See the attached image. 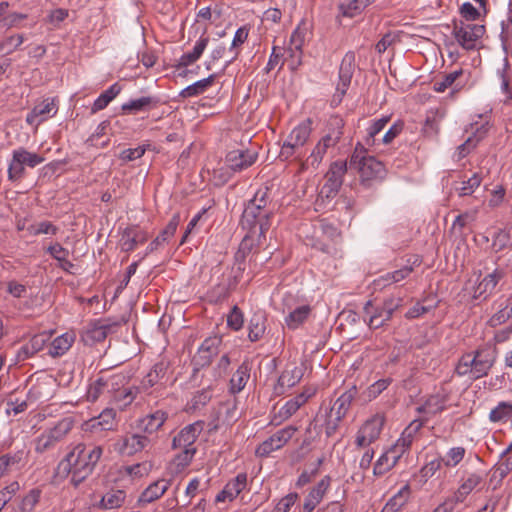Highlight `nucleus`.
<instances>
[{
    "label": "nucleus",
    "mask_w": 512,
    "mask_h": 512,
    "mask_svg": "<svg viewBox=\"0 0 512 512\" xmlns=\"http://www.w3.org/2000/svg\"><path fill=\"white\" fill-rule=\"evenodd\" d=\"M266 204V193L258 191L243 211L241 219L243 229H253L254 232L258 230V236L265 237V233L271 226V211Z\"/></svg>",
    "instance_id": "nucleus-4"
},
{
    "label": "nucleus",
    "mask_w": 512,
    "mask_h": 512,
    "mask_svg": "<svg viewBox=\"0 0 512 512\" xmlns=\"http://www.w3.org/2000/svg\"><path fill=\"white\" fill-rule=\"evenodd\" d=\"M109 327L107 325L94 324L85 332L86 341L101 342L107 337Z\"/></svg>",
    "instance_id": "nucleus-58"
},
{
    "label": "nucleus",
    "mask_w": 512,
    "mask_h": 512,
    "mask_svg": "<svg viewBox=\"0 0 512 512\" xmlns=\"http://www.w3.org/2000/svg\"><path fill=\"white\" fill-rule=\"evenodd\" d=\"M466 455V449L462 446L451 447L446 454L440 459L443 465L447 468H454L464 459Z\"/></svg>",
    "instance_id": "nucleus-49"
},
{
    "label": "nucleus",
    "mask_w": 512,
    "mask_h": 512,
    "mask_svg": "<svg viewBox=\"0 0 512 512\" xmlns=\"http://www.w3.org/2000/svg\"><path fill=\"white\" fill-rule=\"evenodd\" d=\"M247 486V474L239 473L235 478L230 480L217 494L216 502H225L234 500Z\"/></svg>",
    "instance_id": "nucleus-28"
},
{
    "label": "nucleus",
    "mask_w": 512,
    "mask_h": 512,
    "mask_svg": "<svg viewBox=\"0 0 512 512\" xmlns=\"http://www.w3.org/2000/svg\"><path fill=\"white\" fill-rule=\"evenodd\" d=\"M167 419V413L158 410L140 420V428L144 434L150 435L158 431Z\"/></svg>",
    "instance_id": "nucleus-38"
},
{
    "label": "nucleus",
    "mask_w": 512,
    "mask_h": 512,
    "mask_svg": "<svg viewBox=\"0 0 512 512\" xmlns=\"http://www.w3.org/2000/svg\"><path fill=\"white\" fill-rule=\"evenodd\" d=\"M448 399L449 392L444 387L437 389L434 393L427 396L424 402L416 408V411L423 415L424 419L421 421L424 423L425 420L444 411L447 407Z\"/></svg>",
    "instance_id": "nucleus-16"
},
{
    "label": "nucleus",
    "mask_w": 512,
    "mask_h": 512,
    "mask_svg": "<svg viewBox=\"0 0 512 512\" xmlns=\"http://www.w3.org/2000/svg\"><path fill=\"white\" fill-rule=\"evenodd\" d=\"M496 305V312L488 320L490 327L500 326L512 317V312L505 301L497 302Z\"/></svg>",
    "instance_id": "nucleus-50"
},
{
    "label": "nucleus",
    "mask_w": 512,
    "mask_h": 512,
    "mask_svg": "<svg viewBox=\"0 0 512 512\" xmlns=\"http://www.w3.org/2000/svg\"><path fill=\"white\" fill-rule=\"evenodd\" d=\"M293 296L290 293L285 294L283 298V312L287 313L285 317V324L289 329H297L300 327L308 318L310 314V306L309 305H299L293 306Z\"/></svg>",
    "instance_id": "nucleus-18"
},
{
    "label": "nucleus",
    "mask_w": 512,
    "mask_h": 512,
    "mask_svg": "<svg viewBox=\"0 0 512 512\" xmlns=\"http://www.w3.org/2000/svg\"><path fill=\"white\" fill-rule=\"evenodd\" d=\"M203 430V422L197 421L185 426L173 439L175 449L196 448L194 443Z\"/></svg>",
    "instance_id": "nucleus-21"
},
{
    "label": "nucleus",
    "mask_w": 512,
    "mask_h": 512,
    "mask_svg": "<svg viewBox=\"0 0 512 512\" xmlns=\"http://www.w3.org/2000/svg\"><path fill=\"white\" fill-rule=\"evenodd\" d=\"M396 462L390 458L386 452H384L375 462L373 468V474L375 476H383L387 472H389L393 467L396 466Z\"/></svg>",
    "instance_id": "nucleus-56"
},
{
    "label": "nucleus",
    "mask_w": 512,
    "mask_h": 512,
    "mask_svg": "<svg viewBox=\"0 0 512 512\" xmlns=\"http://www.w3.org/2000/svg\"><path fill=\"white\" fill-rule=\"evenodd\" d=\"M168 365L165 362L156 363L142 379L140 388L147 391L155 387L156 390L164 386L163 379L166 375Z\"/></svg>",
    "instance_id": "nucleus-29"
},
{
    "label": "nucleus",
    "mask_w": 512,
    "mask_h": 512,
    "mask_svg": "<svg viewBox=\"0 0 512 512\" xmlns=\"http://www.w3.org/2000/svg\"><path fill=\"white\" fill-rule=\"evenodd\" d=\"M350 167L358 169L362 181L382 179L385 176L384 165L373 156L366 155V149L358 143L350 159Z\"/></svg>",
    "instance_id": "nucleus-7"
},
{
    "label": "nucleus",
    "mask_w": 512,
    "mask_h": 512,
    "mask_svg": "<svg viewBox=\"0 0 512 512\" xmlns=\"http://www.w3.org/2000/svg\"><path fill=\"white\" fill-rule=\"evenodd\" d=\"M344 120L338 115L329 118L325 134L319 139V141L313 147L310 155L301 161L299 172L308 170L310 167L317 169L323 161L327 152L334 148L343 136Z\"/></svg>",
    "instance_id": "nucleus-3"
},
{
    "label": "nucleus",
    "mask_w": 512,
    "mask_h": 512,
    "mask_svg": "<svg viewBox=\"0 0 512 512\" xmlns=\"http://www.w3.org/2000/svg\"><path fill=\"white\" fill-rule=\"evenodd\" d=\"M56 388V380L48 374L41 373L34 385V400L45 402L52 398Z\"/></svg>",
    "instance_id": "nucleus-30"
},
{
    "label": "nucleus",
    "mask_w": 512,
    "mask_h": 512,
    "mask_svg": "<svg viewBox=\"0 0 512 512\" xmlns=\"http://www.w3.org/2000/svg\"><path fill=\"white\" fill-rule=\"evenodd\" d=\"M267 318L263 311L255 312L248 323V338L251 342L260 340L266 331Z\"/></svg>",
    "instance_id": "nucleus-36"
},
{
    "label": "nucleus",
    "mask_w": 512,
    "mask_h": 512,
    "mask_svg": "<svg viewBox=\"0 0 512 512\" xmlns=\"http://www.w3.org/2000/svg\"><path fill=\"white\" fill-rule=\"evenodd\" d=\"M171 485L170 479L161 478L152 482L140 495L142 503H152L161 498Z\"/></svg>",
    "instance_id": "nucleus-32"
},
{
    "label": "nucleus",
    "mask_w": 512,
    "mask_h": 512,
    "mask_svg": "<svg viewBox=\"0 0 512 512\" xmlns=\"http://www.w3.org/2000/svg\"><path fill=\"white\" fill-rule=\"evenodd\" d=\"M355 53L352 51L347 52L340 64L339 68V82L337 84V91L344 95L350 86L351 79L355 71Z\"/></svg>",
    "instance_id": "nucleus-23"
},
{
    "label": "nucleus",
    "mask_w": 512,
    "mask_h": 512,
    "mask_svg": "<svg viewBox=\"0 0 512 512\" xmlns=\"http://www.w3.org/2000/svg\"><path fill=\"white\" fill-rule=\"evenodd\" d=\"M463 74L462 69L455 70L451 73L446 74L441 79L435 80L433 88L436 92L442 93L446 91L452 84Z\"/></svg>",
    "instance_id": "nucleus-53"
},
{
    "label": "nucleus",
    "mask_w": 512,
    "mask_h": 512,
    "mask_svg": "<svg viewBox=\"0 0 512 512\" xmlns=\"http://www.w3.org/2000/svg\"><path fill=\"white\" fill-rule=\"evenodd\" d=\"M135 395V391L132 388H124L114 393L113 400L121 409H123L132 403Z\"/></svg>",
    "instance_id": "nucleus-62"
},
{
    "label": "nucleus",
    "mask_w": 512,
    "mask_h": 512,
    "mask_svg": "<svg viewBox=\"0 0 512 512\" xmlns=\"http://www.w3.org/2000/svg\"><path fill=\"white\" fill-rule=\"evenodd\" d=\"M423 422L416 419L413 420L402 432L401 436L397 441L389 447L385 452L393 459L394 462L398 463L400 458L407 452L419 432L422 428Z\"/></svg>",
    "instance_id": "nucleus-12"
},
{
    "label": "nucleus",
    "mask_w": 512,
    "mask_h": 512,
    "mask_svg": "<svg viewBox=\"0 0 512 512\" xmlns=\"http://www.w3.org/2000/svg\"><path fill=\"white\" fill-rule=\"evenodd\" d=\"M25 166L32 167V154L24 150L14 151L13 159L8 169L10 179L20 178L25 170Z\"/></svg>",
    "instance_id": "nucleus-33"
},
{
    "label": "nucleus",
    "mask_w": 512,
    "mask_h": 512,
    "mask_svg": "<svg viewBox=\"0 0 512 512\" xmlns=\"http://www.w3.org/2000/svg\"><path fill=\"white\" fill-rule=\"evenodd\" d=\"M148 238V233L141 227L137 225L127 226L121 232L118 246L121 251L129 253L134 251L138 245L145 243Z\"/></svg>",
    "instance_id": "nucleus-20"
},
{
    "label": "nucleus",
    "mask_w": 512,
    "mask_h": 512,
    "mask_svg": "<svg viewBox=\"0 0 512 512\" xmlns=\"http://www.w3.org/2000/svg\"><path fill=\"white\" fill-rule=\"evenodd\" d=\"M153 469L151 461H143L132 465L123 466L118 470L119 476L123 481L133 483L150 474Z\"/></svg>",
    "instance_id": "nucleus-26"
},
{
    "label": "nucleus",
    "mask_w": 512,
    "mask_h": 512,
    "mask_svg": "<svg viewBox=\"0 0 512 512\" xmlns=\"http://www.w3.org/2000/svg\"><path fill=\"white\" fill-rule=\"evenodd\" d=\"M216 79L215 74L209 75L207 78L198 80L193 84L185 87L181 92L180 96L183 98L196 97L202 93H204L208 88H210Z\"/></svg>",
    "instance_id": "nucleus-44"
},
{
    "label": "nucleus",
    "mask_w": 512,
    "mask_h": 512,
    "mask_svg": "<svg viewBox=\"0 0 512 512\" xmlns=\"http://www.w3.org/2000/svg\"><path fill=\"white\" fill-rule=\"evenodd\" d=\"M250 372L251 363L249 361H243L230 379L229 391L232 394H237L245 388L250 379Z\"/></svg>",
    "instance_id": "nucleus-35"
},
{
    "label": "nucleus",
    "mask_w": 512,
    "mask_h": 512,
    "mask_svg": "<svg viewBox=\"0 0 512 512\" xmlns=\"http://www.w3.org/2000/svg\"><path fill=\"white\" fill-rule=\"evenodd\" d=\"M122 91L121 85L118 83L112 84L107 90L101 93L92 105V112L96 113L103 110L108 104Z\"/></svg>",
    "instance_id": "nucleus-45"
},
{
    "label": "nucleus",
    "mask_w": 512,
    "mask_h": 512,
    "mask_svg": "<svg viewBox=\"0 0 512 512\" xmlns=\"http://www.w3.org/2000/svg\"><path fill=\"white\" fill-rule=\"evenodd\" d=\"M484 33L483 25L467 22L456 23L452 31L456 42L465 50L475 49Z\"/></svg>",
    "instance_id": "nucleus-10"
},
{
    "label": "nucleus",
    "mask_w": 512,
    "mask_h": 512,
    "mask_svg": "<svg viewBox=\"0 0 512 512\" xmlns=\"http://www.w3.org/2000/svg\"><path fill=\"white\" fill-rule=\"evenodd\" d=\"M384 422L385 418L382 414H376L365 421L356 434V446L364 448L375 442L380 436Z\"/></svg>",
    "instance_id": "nucleus-13"
},
{
    "label": "nucleus",
    "mask_w": 512,
    "mask_h": 512,
    "mask_svg": "<svg viewBox=\"0 0 512 512\" xmlns=\"http://www.w3.org/2000/svg\"><path fill=\"white\" fill-rule=\"evenodd\" d=\"M219 344L220 339L218 337H210L202 342L198 353L204 359V363H208L210 358L217 354Z\"/></svg>",
    "instance_id": "nucleus-52"
},
{
    "label": "nucleus",
    "mask_w": 512,
    "mask_h": 512,
    "mask_svg": "<svg viewBox=\"0 0 512 512\" xmlns=\"http://www.w3.org/2000/svg\"><path fill=\"white\" fill-rule=\"evenodd\" d=\"M473 135L469 136L464 143L457 147L456 152L454 153V158L456 160H461L466 157L472 150L476 148L478 143L486 136L488 132L487 123H476L473 127Z\"/></svg>",
    "instance_id": "nucleus-24"
},
{
    "label": "nucleus",
    "mask_w": 512,
    "mask_h": 512,
    "mask_svg": "<svg viewBox=\"0 0 512 512\" xmlns=\"http://www.w3.org/2000/svg\"><path fill=\"white\" fill-rule=\"evenodd\" d=\"M316 390L314 388H306L302 393L288 400L276 414H274L271 423L280 425L290 417H292L301 406H303L311 397L314 396Z\"/></svg>",
    "instance_id": "nucleus-17"
},
{
    "label": "nucleus",
    "mask_w": 512,
    "mask_h": 512,
    "mask_svg": "<svg viewBox=\"0 0 512 512\" xmlns=\"http://www.w3.org/2000/svg\"><path fill=\"white\" fill-rule=\"evenodd\" d=\"M312 120L307 118L296 125L284 140L279 157L282 160H297L299 165L303 160L304 147L312 133Z\"/></svg>",
    "instance_id": "nucleus-6"
},
{
    "label": "nucleus",
    "mask_w": 512,
    "mask_h": 512,
    "mask_svg": "<svg viewBox=\"0 0 512 512\" xmlns=\"http://www.w3.org/2000/svg\"><path fill=\"white\" fill-rule=\"evenodd\" d=\"M341 421L340 416L336 414L330 405L326 406L323 404L314 420L307 427L306 432L311 433L312 429L317 430L318 427H322L325 430L326 436L331 437L339 428Z\"/></svg>",
    "instance_id": "nucleus-15"
},
{
    "label": "nucleus",
    "mask_w": 512,
    "mask_h": 512,
    "mask_svg": "<svg viewBox=\"0 0 512 512\" xmlns=\"http://www.w3.org/2000/svg\"><path fill=\"white\" fill-rule=\"evenodd\" d=\"M374 0H340L338 7L344 17H355L360 14Z\"/></svg>",
    "instance_id": "nucleus-42"
},
{
    "label": "nucleus",
    "mask_w": 512,
    "mask_h": 512,
    "mask_svg": "<svg viewBox=\"0 0 512 512\" xmlns=\"http://www.w3.org/2000/svg\"><path fill=\"white\" fill-rule=\"evenodd\" d=\"M302 40L300 39V34L298 30L294 31L291 35V46L287 49H284L285 52V62H288V66L291 70H296L302 62Z\"/></svg>",
    "instance_id": "nucleus-34"
},
{
    "label": "nucleus",
    "mask_w": 512,
    "mask_h": 512,
    "mask_svg": "<svg viewBox=\"0 0 512 512\" xmlns=\"http://www.w3.org/2000/svg\"><path fill=\"white\" fill-rule=\"evenodd\" d=\"M127 494L123 489H109L102 496L96 506L103 510L118 509L126 501Z\"/></svg>",
    "instance_id": "nucleus-31"
},
{
    "label": "nucleus",
    "mask_w": 512,
    "mask_h": 512,
    "mask_svg": "<svg viewBox=\"0 0 512 512\" xmlns=\"http://www.w3.org/2000/svg\"><path fill=\"white\" fill-rule=\"evenodd\" d=\"M488 11H482L479 7L474 6L470 2H465L460 7V13L467 21H475L485 16Z\"/></svg>",
    "instance_id": "nucleus-59"
},
{
    "label": "nucleus",
    "mask_w": 512,
    "mask_h": 512,
    "mask_svg": "<svg viewBox=\"0 0 512 512\" xmlns=\"http://www.w3.org/2000/svg\"><path fill=\"white\" fill-rule=\"evenodd\" d=\"M409 495V486H403L393 497L389 499L381 512H398L406 504Z\"/></svg>",
    "instance_id": "nucleus-46"
},
{
    "label": "nucleus",
    "mask_w": 512,
    "mask_h": 512,
    "mask_svg": "<svg viewBox=\"0 0 512 512\" xmlns=\"http://www.w3.org/2000/svg\"><path fill=\"white\" fill-rule=\"evenodd\" d=\"M258 153L248 149H234L225 156V164L214 170L213 177L218 185L227 183L232 176L252 166Z\"/></svg>",
    "instance_id": "nucleus-5"
},
{
    "label": "nucleus",
    "mask_w": 512,
    "mask_h": 512,
    "mask_svg": "<svg viewBox=\"0 0 512 512\" xmlns=\"http://www.w3.org/2000/svg\"><path fill=\"white\" fill-rule=\"evenodd\" d=\"M243 324V313L237 306H234L227 316V325L231 329L238 331L243 327Z\"/></svg>",
    "instance_id": "nucleus-64"
},
{
    "label": "nucleus",
    "mask_w": 512,
    "mask_h": 512,
    "mask_svg": "<svg viewBox=\"0 0 512 512\" xmlns=\"http://www.w3.org/2000/svg\"><path fill=\"white\" fill-rule=\"evenodd\" d=\"M346 171V162L336 161L332 163L326 174V182L321 189V194L325 195L327 198L335 196L342 186Z\"/></svg>",
    "instance_id": "nucleus-19"
},
{
    "label": "nucleus",
    "mask_w": 512,
    "mask_h": 512,
    "mask_svg": "<svg viewBox=\"0 0 512 512\" xmlns=\"http://www.w3.org/2000/svg\"><path fill=\"white\" fill-rule=\"evenodd\" d=\"M401 304L402 299L393 296L386 298L379 306H374L368 301L364 306V312L370 328L377 329L385 325Z\"/></svg>",
    "instance_id": "nucleus-8"
},
{
    "label": "nucleus",
    "mask_w": 512,
    "mask_h": 512,
    "mask_svg": "<svg viewBox=\"0 0 512 512\" xmlns=\"http://www.w3.org/2000/svg\"><path fill=\"white\" fill-rule=\"evenodd\" d=\"M160 100L155 96H142L140 98L130 99L121 105L123 114L134 115L140 112H149L156 108Z\"/></svg>",
    "instance_id": "nucleus-25"
},
{
    "label": "nucleus",
    "mask_w": 512,
    "mask_h": 512,
    "mask_svg": "<svg viewBox=\"0 0 512 512\" xmlns=\"http://www.w3.org/2000/svg\"><path fill=\"white\" fill-rule=\"evenodd\" d=\"M151 438L140 432H128L119 436L113 443V450L121 456H133L148 449Z\"/></svg>",
    "instance_id": "nucleus-9"
},
{
    "label": "nucleus",
    "mask_w": 512,
    "mask_h": 512,
    "mask_svg": "<svg viewBox=\"0 0 512 512\" xmlns=\"http://www.w3.org/2000/svg\"><path fill=\"white\" fill-rule=\"evenodd\" d=\"M390 121V117L383 116L379 119L373 120L370 125L367 127V133L364 138L363 146L374 147L380 144V139L377 138V135L385 128L387 123Z\"/></svg>",
    "instance_id": "nucleus-41"
},
{
    "label": "nucleus",
    "mask_w": 512,
    "mask_h": 512,
    "mask_svg": "<svg viewBox=\"0 0 512 512\" xmlns=\"http://www.w3.org/2000/svg\"><path fill=\"white\" fill-rule=\"evenodd\" d=\"M246 230H247V234L242 239L238 250H240L241 253L244 252L246 254H249L252 251V249L254 248V246L256 244L260 243V239L262 237L258 236V233H259L258 230H255V232L253 231V229H246Z\"/></svg>",
    "instance_id": "nucleus-57"
},
{
    "label": "nucleus",
    "mask_w": 512,
    "mask_h": 512,
    "mask_svg": "<svg viewBox=\"0 0 512 512\" xmlns=\"http://www.w3.org/2000/svg\"><path fill=\"white\" fill-rule=\"evenodd\" d=\"M482 175L479 172H475L466 180L460 182V186L456 187V192L460 197L472 195L482 183Z\"/></svg>",
    "instance_id": "nucleus-47"
},
{
    "label": "nucleus",
    "mask_w": 512,
    "mask_h": 512,
    "mask_svg": "<svg viewBox=\"0 0 512 512\" xmlns=\"http://www.w3.org/2000/svg\"><path fill=\"white\" fill-rule=\"evenodd\" d=\"M58 107L55 98H45L41 103L34 106V118L40 117L44 121L57 113Z\"/></svg>",
    "instance_id": "nucleus-48"
},
{
    "label": "nucleus",
    "mask_w": 512,
    "mask_h": 512,
    "mask_svg": "<svg viewBox=\"0 0 512 512\" xmlns=\"http://www.w3.org/2000/svg\"><path fill=\"white\" fill-rule=\"evenodd\" d=\"M357 390L356 387H352L349 390L342 393L332 405V409L340 416L341 419H343L347 412L350 409V406L352 404V401L356 397Z\"/></svg>",
    "instance_id": "nucleus-43"
},
{
    "label": "nucleus",
    "mask_w": 512,
    "mask_h": 512,
    "mask_svg": "<svg viewBox=\"0 0 512 512\" xmlns=\"http://www.w3.org/2000/svg\"><path fill=\"white\" fill-rule=\"evenodd\" d=\"M512 414V404L508 402H500L489 413V419L492 422H501Z\"/></svg>",
    "instance_id": "nucleus-55"
},
{
    "label": "nucleus",
    "mask_w": 512,
    "mask_h": 512,
    "mask_svg": "<svg viewBox=\"0 0 512 512\" xmlns=\"http://www.w3.org/2000/svg\"><path fill=\"white\" fill-rule=\"evenodd\" d=\"M103 453L101 446L76 445L60 463V468L72 474L73 481L85 479L94 469Z\"/></svg>",
    "instance_id": "nucleus-2"
},
{
    "label": "nucleus",
    "mask_w": 512,
    "mask_h": 512,
    "mask_svg": "<svg viewBox=\"0 0 512 512\" xmlns=\"http://www.w3.org/2000/svg\"><path fill=\"white\" fill-rule=\"evenodd\" d=\"M443 465L440 456L436 457L430 461H428L421 469H420V476L424 479L426 482L429 478L434 476L437 471L440 470L441 466Z\"/></svg>",
    "instance_id": "nucleus-63"
},
{
    "label": "nucleus",
    "mask_w": 512,
    "mask_h": 512,
    "mask_svg": "<svg viewBox=\"0 0 512 512\" xmlns=\"http://www.w3.org/2000/svg\"><path fill=\"white\" fill-rule=\"evenodd\" d=\"M303 377V368L295 366L290 371H285L279 378V381L282 385H287L292 387L300 382Z\"/></svg>",
    "instance_id": "nucleus-60"
},
{
    "label": "nucleus",
    "mask_w": 512,
    "mask_h": 512,
    "mask_svg": "<svg viewBox=\"0 0 512 512\" xmlns=\"http://www.w3.org/2000/svg\"><path fill=\"white\" fill-rule=\"evenodd\" d=\"M74 341L75 334L73 332H65L49 344L48 354L53 357L62 356L71 348Z\"/></svg>",
    "instance_id": "nucleus-39"
},
{
    "label": "nucleus",
    "mask_w": 512,
    "mask_h": 512,
    "mask_svg": "<svg viewBox=\"0 0 512 512\" xmlns=\"http://www.w3.org/2000/svg\"><path fill=\"white\" fill-rule=\"evenodd\" d=\"M114 390V378H98L87 390V399L90 402L97 401L101 396L109 394Z\"/></svg>",
    "instance_id": "nucleus-37"
},
{
    "label": "nucleus",
    "mask_w": 512,
    "mask_h": 512,
    "mask_svg": "<svg viewBox=\"0 0 512 512\" xmlns=\"http://www.w3.org/2000/svg\"><path fill=\"white\" fill-rule=\"evenodd\" d=\"M331 478L324 476L314 487L311 488L303 504V512H312L322 501L325 493L329 489Z\"/></svg>",
    "instance_id": "nucleus-27"
},
{
    "label": "nucleus",
    "mask_w": 512,
    "mask_h": 512,
    "mask_svg": "<svg viewBox=\"0 0 512 512\" xmlns=\"http://www.w3.org/2000/svg\"><path fill=\"white\" fill-rule=\"evenodd\" d=\"M72 427L73 421L70 418H64L48 430L49 437L56 443L62 440L71 431Z\"/></svg>",
    "instance_id": "nucleus-51"
},
{
    "label": "nucleus",
    "mask_w": 512,
    "mask_h": 512,
    "mask_svg": "<svg viewBox=\"0 0 512 512\" xmlns=\"http://www.w3.org/2000/svg\"><path fill=\"white\" fill-rule=\"evenodd\" d=\"M180 450H181V452L178 453L173 460V465L175 466V470L177 472H180L183 469H185L191 463V461L196 453V448H188V449H180Z\"/></svg>",
    "instance_id": "nucleus-54"
},
{
    "label": "nucleus",
    "mask_w": 512,
    "mask_h": 512,
    "mask_svg": "<svg viewBox=\"0 0 512 512\" xmlns=\"http://www.w3.org/2000/svg\"><path fill=\"white\" fill-rule=\"evenodd\" d=\"M504 271L496 268L493 272L486 275L473 289L472 297L474 299H486L495 290L498 282L503 278Z\"/></svg>",
    "instance_id": "nucleus-22"
},
{
    "label": "nucleus",
    "mask_w": 512,
    "mask_h": 512,
    "mask_svg": "<svg viewBox=\"0 0 512 512\" xmlns=\"http://www.w3.org/2000/svg\"><path fill=\"white\" fill-rule=\"evenodd\" d=\"M285 60L287 59L285 58L284 48L274 46L269 57V60L267 62V65L265 67L266 72H270L277 66L281 68Z\"/></svg>",
    "instance_id": "nucleus-61"
},
{
    "label": "nucleus",
    "mask_w": 512,
    "mask_h": 512,
    "mask_svg": "<svg viewBox=\"0 0 512 512\" xmlns=\"http://www.w3.org/2000/svg\"><path fill=\"white\" fill-rule=\"evenodd\" d=\"M297 430V427L289 425L276 431L256 448V455L259 457H267L272 452L281 449L289 442Z\"/></svg>",
    "instance_id": "nucleus-14"
},
{
    "label": "nucleus",
    "mask_w": 512,
    "mask_h": 512,
    "mask_svg": "<svg viewBox=\"0 0 512 512\" xmlns=\"http://www.w3.org/2000/svg\"><path fill=\"white\" fill-rule=\"evenodd\" d=\"M209 37L201 36L195 43L192 51L184 53L178 60L179 67H187L195 63L205 51Z\"/></svg>",
    "instance_id": "nucleus-40"
},
{
    "label": "nucleus",
    "mask_w": 512,
    "mask_h": 512,
    "mask_svg": "<svg viewBox=\"0 0 512 512\" xmlns=\"http://www.w3.org/2000/svg\"><path fill=\"white\" fill-rule=\"evenodd\" d=\"M498 356L495 345L486 344L473 352L464 354L455 367V373L469 380L487 376Z\"/></svg>",
    "instance_id": "nucleus-1"
},
{
    "label": "nucleus",
    "mask_w": 512,
    "mask_h": 512,
    "mask_svg": "<svg viewBox=\"0 0 512 512\" xmlns=\"http://www.w3.org/2000/svg\"><path fill=\"white\" fill-rule=\"evenodd\" d=\"M485 485V473L481 471L466 472L460 480L457 490L454 492L455 503H463L473 492H480Z\"/></svg>",
    "instance_id": "nucleus-11"
}]
</instances>
